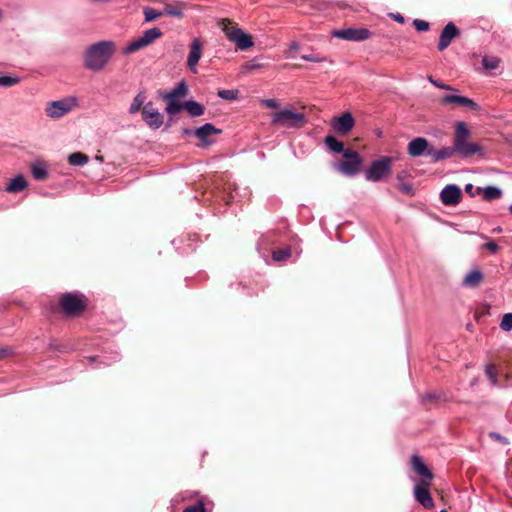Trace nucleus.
I'll list each match as a JSON object with an SVG mask.
<instances>
[{
	"instance_id": "obj_1",
	"label": "nucleus",
	"mask_w": 512,
	"mask_h": 512,
	"mask_svg": "<svg viewBox=\"0 0 512 512\" xmlns=\"http://www.w3.org/2000/svg\"><path fill=\"white\" fill-rule=\"evenodd\" d=\"M116 52V44L112 40H103L90 45L83 56V66L90 71H102Z\"/></svg>"
},
{
	"instance_id": "obj_2",
	"label": "nucleus",
	"mask_w": 512,
	"mask_h": 512,
	"mask_svg": "<svg viewBox=\"0 0 512 512\" xmlns=\"http://www.w3.org/2000/svg\"><path fill=\"white\" fill-rule=\"evenodd\" d=\"M470 130L465 122L456 123L453 137V147L457 155L462 158L471 157L482 151L479 144L470 142Z\"/></svg>"
},
{
	"instance_id": "obj_3",
	"label": "nucleus",
	"mask_w": 512,
	"mask_h": 512,
	"mask_svg": "<svg viewBox=\"0 0 512 512\" xmlns=\"http://www.w3.org/2000/svg\"><path fill=\"white\" fill-rule=\"evenodd\" d=\"M218 27L229 41L235 43L238 49L247 50L253 46L252 37L240 29L234 22L228 19H221L218 22Z\"/></svg>"
},
{
	"instance_id": "obj_4",
	"label": "nucleus",
	"mask_w": 512,
	"mask_h": 512,
	"mask_svg": "<svg viewBox=\"0 0 512 512\" xmlns=\"http://www.w3.org/2000/svg\"><path fill=\"white\" fill-rule=\"evenodd\" d=\"M271 123L278 127L300 129L306 124V117L291 108H284L272 115Z\"/></svg>"
},
{
	"instance_id": "obj_5",
	"label": "nucleus",
	"mask_w": 512,
	"mask_h": 512,
	"mask_svg": "<svg viewBox=\"0 0 512 512\" xmlns=\"http://www.w3.org/2000/svg\"><path fill=\"white\" fill-rule=\"evenodd\" d=\"M393 159L383 156L371 163L365 171V179L371 182H380L387 178L392 170Z\"/></svg>"
},
{
	"instance_id": "obj_6",
	"label": "nucleus",
	"mask_w": 512,
	"mask_h": 512,
	"mask_svg": "<svg viewBox=\"0 0 512 512\" xmlns=\"http://www.w3.org/2000/svg\"><path fill=\"white\" fill-rule=\"evenodd\" d=\"M78 106L76 97H66L60 100L48 102L45 108L46 115L51 119H59Z\"/></svg>"
},
{
	"instance_id": "obj_7",
	"label": "nucleus",
	"mask_w": 512,
	"mask_h": 512,
	"mask_svg": "<svg viewBox=\"0 0 512 512\" xmlns=\"http://www.w3.org/2000/svg\"><path fill=\"white\" fill-rule=\"evenodd\" d=\"M162 36V31L157 28H151L143 32L142 36L131 41L127 46L123 49L122 53L124 55H130L135 53L138 50H141L152 43H154L157 39Z\"/></svg>"
},
{
	"instance_id": "obj_8",
	"label": "nucleus",
	"mask_w": 512,
	"mask_h": 512,
	"mask_svg": "<svg viewBox=\"0 0 512 512\" xmlns=\"http://www.w3.org/2000/svg\"><path fill=\"white\" fill-rule=\"evenodd\" d=\"M344 160L336 165V169L346 176H355L360 171L362 159L356 151L346 149Z\"/></svg>"
},
{
	"instance_id": "obj_9",
	"label": "nucleus",
	"mask_w": 512,
	"mask_h": 512,
	"mask_svg": "<svg viewBox=\"0 0 512 512\" xmlns=\"http://www.w3.org/2000/svg\"><path fill=\"white\" fill-rule=\"evenodd\" d=\"M430 486V481L420 479L416 482L413 489V495L415 500L426 509H431L434 507V501L429 492Z\"/></svg>"
},
{
	"instance_id": "obj_10",
	"label": "nucleus",
	"mask_w": 512,
	"mask_h": 512,
	"mask_svg": "<svg viewBox=\"0 0 512 512\" xmlns=\"http://www.w3.org/2000/svg\"><path fill=\"white\" fill-rule=\"evenodd\" d=\"M141 115L143 121L153 130H157L163 125L164 117L151 101L144 105Z\"/></svg>"
},
{
	"instance_id": "obj_11",
	"label": "nucleus",
	"mask_w": 512,
	"mask_h": 512,
	"mask_svg": "<svg viewBox=\"0 0 512 512\" xmlns=\"http://www.w3.org/2000/svg\"><path fill=\"white\" fill-rule=\"evenodd\" d=\"M60 305L63 311L68 315H74L84 309V300L82 295L66 293L61 297Z\"/></svg>"
},
{
	"instance_id": "obj_12",
	"label": "nucleus",
	"mask_w": 512,
	"mask_h": 512,
	"mask_svg": "<svg viewBox=\"0 0 512 512\" xmlns=\"http://www.w3.org/2000/svg\"><path fill=\"white\" fill-rule=\"evenodd\" d=\"M332 35L347 41H364L370 37L371 32L366 28H346L335 30Z\"/></svg>"
},
{
	"instance_id": "obj_13",
	"label": "nucleus",
	"mask_w": 512,
	"mask_h": 512,
	"mask_svg": "<svg viewBox=\"0 0 512 512\" xmlns=\"http://www.w3.org/2000/svg\"><path fill=\"white\" fill-rule=\"evenodd\" d=\"M331 128L342 135L348 134L355 125V120L350 112H345L331 120Z\"/></svg>"
},
{
	"instance_id": "obj_14",
	"label": "nucleus",
	"mask_w": 512,
	"mask_h": 512,
	"mask_svg": "<svg viewBox=\"0 0 512 512\" xmlns=\"http://www.w3.org/2000/svg\"><path fill=\"white\" fill-rule=\"evenodd\" d=\"M432 146L429 145V142L426 138L417 137L412 139L407 145V153L409 156L413 158H417L420 156H427Z\"/></svg>"
},
{
	"instance_id": "obj_15",
	"label": "nucleus",
	"mask_w": 512,
	"mask_h": 512,
	"mask_svg": "<svg viewBox=\"0 0 512 512\" xmlns=\"http://www.w3.org/2000/svg\"><path fill=\"white\" fill-rule=\"evenodd\" d=\"M461 195L462 191L459 186L449 184L442 189L440 199L444 205L454 206L459 203Z\"/></svg>"
},
{
	"instance_id": "obj_16",
	"label": "nucleus",
	"mask_w": 512,
	"mask_h": 512,
	"mask_svg": "<svg viewBox=\"0 0 512 512\" xmlns=\"http://www.w3.org/2000/svg\"><path fill=\"white\" fill-rule=\"evenodd\" d=\"M203 45L199 38H195L190 44V52L187 58V66L190 72L197 73V64L202 56Z\"/></svg>"
},
{
	"instance_id": "obj_17",
	"label": "nucleus",
	"mask_w": 512,
	"mask_h": 512,
	"mask_svg": "<svg viewBox=\"0 0 512 512\" xmlns=\"http://www.w3.org/2000/svg\"><path fill=\"white\" fill-rule=\"evenodd\" d=\"M440 103L441 104H455L458 106L467 107L473 111H478L480 109V106L472 99L465 97V96L456 95V94H447V95L443 96L440 100Z\"/></svg>"
},
{
	"instance_id": "obj_18",
	"label": "nucleus",
	"mask_w": 512,
	"mask_h": 512,
	"mask_svg": "<svg viewBox=\"0 0 512 512\" xmlns=\"http://www.w3.org/2000/svg\"><path fill=\"white\" fill-rule=\"evenodd\" d=\"M457 34V27L452 22H449L441 31L438 49L440 51L445 50L450 45L451 41L457 36Z\"/></svg>"
},
{
	"instance_id": "obj_19",
	"label": "nucleus",
	"mask_w": 512,
	"mask_h": 512,
	"mask_svg": "<svg viewBox=\"0 0 512 512\" xmlns=\"http://www.w3.org/2000/svg\"><path fill=\"white\" fill-rule=\"evenodd\" d=\"M411 464H412L413 470L418 475L422 476V479H425V480L430 481V482L432 481L433 474L428 469V467L425 465V463L423 462L421 457H419L417 455H413L412 458H411Z\"/></svg>"
},
{
	"instance_id": "obj_20",
	"label": "nucleus",
	"mask_w": 512,
	"mask_h": 512,
	"mask_svg": "<svg viewBox=\"0 0 512 512\" xmlns=\"http://www.w3.org/2000/svg\"><path fill=\"white\" fill-rule=\"evenodd\" d=\"M457 155L453 145L449 147H443L441 149H435L434 147L430 148L428 152V157L431 158L432 162H440L442 160L448 159Z\"/></svg>"
},
{
	"instance_id": "obj_21",
	"label": "nucleus",
	"mask_w": 512,
	"mask_h": 512,
	"mask_svg": "<svg viewBox=\"0 0 512 512\" xmlns=\"http://www.w3.org/2000/svg\"><path fill=\"white\" fill-rule=\"evenodd\" d=\"M483 280V273L479 269L469 271L462 280V286L477 288Z\"/></svg>"
},
{
	"instance_id": "obj_22",
	"label": "nucleus",
	"mask_w": 512,
	"mask_h": 512,
	"mask_svg": "<svg viewBox=\"0 0 512 512\" xmlns=\"http://www.w3.org/2000/svg\"><path fill=\"white\" fill-rule=\"evenodd\" d=\"M27 186H28V183H27L25 177L23 175L19 174L10 180V182L8 183V185L6 187V191H8L10 193H17V192H21L24 189H26Z\"/></svg>"
},
{
	"instance_id": "obj_23",
	"label": "nucleus",
	"mask_w": 512,
	"mask_h": 512,
	"mask_svg": "<svg viewBox=\"0 0 512 512\" xmlns=\"http://www.w3.org/2000/svg\"><path fill=\"white\" fill-rule=\"evenodd\" d=\"M220 130L216 129L212 124L206 123L197 128L193 133L204 143H208L207 138L212 134L218 133Z\"/></svg>"
},
{
	"instance_id": "obj_24",
	"label": "nucleus",
	"mask_w": 512,
	"mask_h": 512,
	"mask_svg": "<svg viewBox=\"0 0 512 512\" xmlns=\"http://www.w3.org/2000/svg\"><path fill=\"white\" fill-rule=\"evenodd\" d=\"M146 95L145 92L140 91L138 92L135 97L133 98L130 107H129V113L131 115H134L140 111L143 105H145Z\"/></svg>"
},
{
	"instance_id": "obj_25",
	"label": "nucleus",
	"mask_w": 512,
	"mask_h": 512,
	"mask_svg": "<svg viewBox=\"0 0 512 512\" xmlns=\"http://www.w3.org/2000/svg\"><path fill=\"white\" fill-rule=\"evenodd\" d=\"M187 93L188 86L185 81H181L168 94L165 95V98L179 100L181 97H184Z\"/></svg>"
},
{
	"instance_id": "obj_26",
	"label": "nucleus",
	"mask_w": 512,
	"mask_h": 512,
	"mask_svg": "<svg viewBox=\"0 0 512 512\" xmlns=\"http://www.w3.org/2000/svg\"><path fill=\"white\" fill-rule=\"evenodd\" d=\"M184 109L193 117L204 114V107L197 101L189 100L184 103Z\"/></svg>"
},
{
	"instance_id": "obj_27",
	"label": "nucleus",
	"mask_w": 512,
	"mask_h": 512,
	"mask_svg": "<svg viewBox=\"0 0 512 512\" xmlns=\"http://www.w3.org/2000/svg\"><path fill=\"white\" fill-rule=\"evenodd\" d=\"M324 142H325L326 146L328 147V149L332 152L344 154V151L346 150V149H344L343 142L337 140L333 136H327L325 138Z\"/></svg>"
},
{
	"instance_id": "obj_28",
	"label": "nucleus",
	"mask_w": 512,
	"mask_h": 512,
	"mask_svg": "<svg viewBox=\"0 0 512 512\" xmlns=\"http://www.w3.org/2000/svg\"><path fill=\"white\" fill-rule=\"evenodd\" d=\"M89 157L86 154L75 152L69 155L68 162L73 166H83L87 164Z\"/></svg>"
},
{
	"instance_id": "obj_29",
	"label": "nucleus",
	"mask_w": 512,
	"mask_h": 512,
	"mask_svg": "<svg viewBox=\"0 0 512 512\" xmlns=\"http://www.w3.org/2000/svg\"><path fill=\"white\" fill-rule=\"evenodd\" d=\"M166 101H167V106H166V112L169 114V115H176L177 113H179L182 109H184V104L182 105L179 100L177 99H172V98H165Z\"/></svg>"
},
{
	"instance_id": "obj_30",
	"label": "nucleus",
	"mask_w": 512,
	"mask_h": 512,
	"mask_svg": "<svg viewBox=\"0 0 512 512\" xmlns=\"http://www.w3.org/2000/svg\"><path fill=\"white\" fill-rule=\"evenodd\" d=\"M181 7L182 3L168 4L165 6L163 14L181 18L183 17V11Z\"/></svg>"
},
{
	"instance_id": "obj_31",
	"label": "nucleus",
	"mask_w": 512,
	"mask_h": 512,
	"mask_svg": "<svg viewBox=\"0 0 512 512\" xmlns=\"http://www.w3.org/2000/svg\"><path fill=\"white\" fill-rule=\"evenodd\" d=\"M32 175L37 180H43L47 177V169L43 163H34L32 165Z\"/></svg>"
},
{
	"instance_id": "obj_32",
	"label": "nucleus",
	"mask_w": 512,
	"mask_h": 512,
	"mask_svg": "<svg viewBox=\"0 0 512 512\" xmlns=\"http://www.w3.org/2000/svg\"><path fill=\"white\" fill-rule=\"evenodd\" d=\"M502 195V191L495 186H487L483 190V197L486 200H494L500 198Z\"/></svg>"
},
{
	"instance_id": "obj_33",
	"label": "nucleus",
	"mask_w": 512,
	"mask_h": 512,
	"mask_svg": "<svg viewBox=\"0 0 512 512\" xmlns=\"http://www.w3.org/2000/svg\"><path fill=\"white\" fill-rule=\"evenodd\" d=\"M21 78L15 75H1L0 87H12L20 83Z\"/></svg>"
},
{
	"instance_id": "obj_34",
	"label": "nucleus",
	"mask_w": 512,
	"mask_h": 512,
	"mask_svg": "<svg viewBox=\"0 0 512 512\" xmlns=\"http://www.w3.org/2000/svg\"><path fill=\"white\" fill-rule=\"evenodd\" d=\"M479 237L486 241L482 247L488 250L491 254H496L499 251L500 248L497 245V243H495L492 240H489V238L486 235L480 234Z\"/></svg>"
},
{
	"instance_id": "obj_35",
	"label": "nucleus",
	"mask_w": 512,
	"mask_h": 512,
	"mask_svg": "<svg viewBox=\"0 0 512 512\" xmlns=\"http://www.w3.org/2000/svg\"><path fill=\"white\" fill-rule=\"evenodd\" d=\"M482 65L487 70H494L499 66V59L496 57L485 56L482 59Z\"/></svg>"
},
{
	"instance_id": "obj_36",
	"label": "nucleus",
	"mask_w": 512,
	"mask_h": 512,
	"mask_svg": "<svg viewBox=\"0 0 512 512\" xmlns=\"http://www.w3.org/2000/svg\"><path fill=\"white\" fill-rule=\"evenodd\" d=\"M217 95L224 100H235L238 97V90L222 89L218 91Z\"/></svg>"
},
{
	"instance_id": "obj_37",
	"label": "nucleus",
	"mask_w": 512,
	"mask_h": 512,
	"mask_svg": "<svg viewBox=\"0 0 512 512\" xmlns=\"http://www.w3.org/2000/svg\"><path fill=\"white\" fill-rule=\"evenodd\" d=\"M163 15L162 12H158L154 8L147 7L144 9V17L146 22H151Z\"/></svg>"
},
{
	"instance_id": "obj_38",
	"label": "nucleus",
	"mask_w": 512,
	"mask_h": 512,
	"mask_svg": "<svg viewBox=\"0 0 512 512\" xmlns=\"http://www.w3.org/2000/svg\"><path fill=\"white\" fill-rule=\"evenodd\" d=\"M500 328L505 332L512 330V313H506L503 315L500 322Z\"/></svg>"
},
{
	"instance_id": "obj_39",
	"label": "nucleus",
	"mask_w": 512,
	"mask_h": 512,
	"mask_svg": "<svg viewBox=\"0 0 512 512\" xmlns=\"http://www.w3.org/2000/svg\"><path fill=\"white\" fill-rule=\"evenodd\" d=\"M291 251L289 248L280 249L273 252L272 257L275 261H283L290 257Z\"/></svg>"
},
{
	"instance_id": "obj_40",
	"label": "nucleus",
	"mask_w": 512,
	"mask_h": 512,
	"mask_svg": "<svg viewBox=\"0 0 512 512\" xmlns=\"http://www.w3.org/2000/svg\"><path fill=\"white\" fill-rule=\"evenodd\" d=\"M398 188L399 190L406 194V195H414L415 194V190H414V187L412 185V183H409V182H401L398 184Z\"/></svg>"
},
{
	"instance_id": "obj_41",
	"label": "nucleus",
	"mask_w": 512,
	"mask_h": 512,
	"mask_svg": "<svg viewBox=\"0 0 512 512\" xmlns=\"http://www.w3.org/2000/svg\"><path fill=\"white\" fill-rule=\"evenodd\" d=\"M485 374L492 385L497 384L496 370H495L494 366H492V365L486 366Z\"/></svg>"
},
{
	"instance_id": "obj_42",
	"label": "nucleus",
	"mask_w": 512,
	"mask_h": 512,
	"mask_svg": "<svg viewBox=\"0 0 512 512\" xmlns=\"http://www.w3.org/2000/svg\"><path fill=\"white\" fill-rule=\"evenodd\" d=\"M183 512H205L204 503L199 501L194 505L187 506Z\"/></svg>"
},
{
	"instance_id": "obj_43",
	"label": "nucleus",
	"mask_w": 512,
	"mask_h": 512,
	"mask_svg": "<svg viewBox=\"0 0 512 512\" xmlns=\"http://www.w3.org/2000/svg\"><path fill=\"white\" fill-rule=\"evenodd\" d=\"M413 24L415 29L419 32H424L429 29V23L425 20L415 19Z\"/></svg>"
},
{
	"instance_id": "obj_44",
	"label": "nucleus",
	"mask_w": 512,
	"mask_h": 512,
	"mask_svg": "<svg viewBox=\"0 0 512 512\" xmlns=\"http://www.w3.org/2000/svg\"><path fill=\"white\" fill-rule=\"evenodd\" d=\"M429 81L430 83H432L434 86L440 88V89H444V90H448V91H456L455 88H453L452 86L450 85H447V84H443L435 79H433L432 77H429Z\"/></svg>"
},
{
	"instance_id": "obj_45",
	"label": "nucleus",
	"mask_w": 512,
	"mask_h": 512,
	"mask_svg": "<svg viewBox=\"0 0 512 512\" xmlns=\"http://www.w3.org/2000/svg\"><path fill=\"white\" fill-rule=\"evenodd\" d=\"M261 104L270 109H276L279 107V103L276 99H263Z\"/></svg>"
},
{
	"instance_id": "obj_46",
	"label": "nucleus",
	"mask_w": 512,
	"mask_h": 512,
	"mask_svg": "<svg viewBox=\"0 0 512 512\" xmlns=\"http://www.w3.org/2000/svg\"><path fill=\"white\" fill-rule=\"evenodd\" d=\"M302 60L304 61H309V62H321L323 61L322 58H318L314 55H302L301 56Z\"/></svg>"
},
{
	"instance_id": "obj_47",
	"label": "nucleus",
	"mask_w": 512,
	"mask_h": 512,
	"mask_svg": "<svg viewBox=\"0 0 512 512\" xmlns=\"http://www.w3.org/2000/svg\"><path fill=\"white\" fill-rule=\"evenodd\" d=\"M490 436H491L492 438H494V439H496V440H498V441H500V442L504 443V444H507V443H508L507 439H506L505 437L501 436V435H500V434H498V433H491V434H490Z\"/></svg>"
},
{
	"instance_id": "obj_48",
	"label": "nucleus",
	"mask_w": 512,
	"mask_h": 512,
	"mask_svg": "<svg viewBox=\"0 0 512 512\" xmlns=\"http://www.w3.org/2000/svg\"><path fill=\"white\" fill-rule=\"evenodd\" d=\"M392 18L397 21L398 23L400 24H403L404 23V17L399 14V13H396V14H391Z\"/></svg>"
},
{
	"instance_id": "obj_49",
	"label": "nucleus",
	"mask_w": 512,
	"mask_h": 512,
	"mask_svg": "<svg viewBox=\"0 0 512 512\" xmlns=\"http://www.w3.org/2000/svg\"><path fill=\"white\" fill-rule=\"evenodd\" d=\"M473 190H474V186L471 183H469L465 186V191L467 193H469L470 195H473Z\"/></svg>"
},
{
	"instance_id": "obj_50",
	"label": "nucleus",
	"mask_w": 512,
	"mask_h": 512,
	"mask_svg": "<svg viewBox=\"0 0 512 512\" xmlns=\"http://www.w3.org/2000/svg\"><path fill=\"white\" fill-rule=\"evenodd\" d=\"M405 176H406V172L402 171L397 174L396 178L399 181V183H401V182H403V179L405 178Z\"/></svg>"
},
{
	"instance_id": "obj_51",
	"label": "nucleus",
	"mask_w": 512,
	"mask_h": 512,
	"mask_svg": "<svg viewBox=\"0 0 512 512\" xmlns=\"http://www.w3.org/2000/svg\"><path fill=\"white\" fill-rule=\"evenodd\" d=\"M9 352L7 349H0V357H5Z\"/></svg>"
},
{
	"instance_id": "obj_52",
	"label": "nucleus",
	"mask_w": 512,
	"mask_h": 512,
	"mask_svg": "<svg viewBox=\"0 0 512 512\" xmlns=\"http://www.w3.org/2000/svg\"><path fill=\"white\" fill-rule=\"evenodd\" d=\"M492 231L494 233H501L502 232V228L500 226H498V227H495Z\"/></svg>"
},
{
	"instance_id": "obj_53",
	"label": "nucleus",
	"mask_w": 512,
	"mask_h": 512,
	"mask_svg": "<svg viewBox=\"0 0 512 512\" xmlns=\"http://www.w3.org/2000/svg\"><path fill=\"white\" fill-rule=\"evenodd\" d=\"M291 49H294V50L298 49V44L296 42L292 43Z\"/></svg>"
},
{
	"instance_id": "obj_54",
	"label": "nucleus",
	"mask_w": 512,
	"mask_h": 512,
	"mask_svg": "<svg viewBox=\"0 0 512 512\" xmlns=\"http://www.w3.org/2000/svg\"><path fill=\"white\" fill-rule=\"evenodd\" d=\"M184 133H185L186 135H189V134H191V133H192V131H190V130H188V129H185V130H184Z\"/></svg>"
},
{
	"instance_id": "obj_55",
	"label": "nucleus",
	"mask_w": 512,
	"mask_h": 512,
	"mask_svg": "<svg viewBox=\"0 0 512 512\" xmlns=\"http://www.w3.org/2000/svg\"><path fill=\"white\" fill-rule=\"evenodd\" d=\"M509 212L512 214V204L509 206Z\"/></svg>"
},
{
	"instance_id": "obj_56",
	"label": "nucleus",
	"mask_w": 512,
	"mask_h": 512,
	"mask_svg": "<svg viewBox=\"0 0 512 512\" xmlns=\"http://www.w3.org/2000/svg\"><path fill=\"white\" fill-rule=\"evenodd\" d=\"M440 512H447L446 510H441Z\"/></svg>"
}]
</instances>
